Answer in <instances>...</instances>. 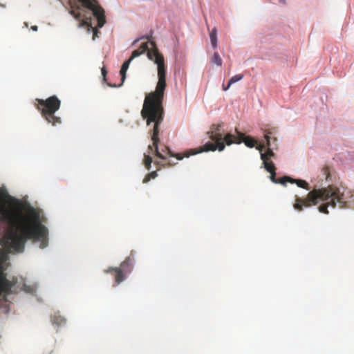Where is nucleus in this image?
<instances>
[{
    "label": "nucleus",
    "mask_w": 354,
    "mask_h": 354,
    "mask_svg": "<svg viewBox=\"0 0 354 354\" xmlns=\"http://www.w3.org/2000/svg\"><path fill=\"white\" fill-rule=\"evenodd\" d=\"M0 223L6 227L0 238V244L6 252H22L26 242H40V248L48 245V229L41 224L39 215L33 209L26 214L22 204L13 197L0 192Z\"/></svg>",
    "instance_id": "nucleus-1"
},
{
    "label": "nucleus",
    "mask_w": 354,
    "mask_h": 354,
    "mask_svg": "<svg viewBox=\"0 0 354 354\" xmlns=\"http://www.w3.org/2000/svg\"><path fill=\"white\" fill-rule=\"evenodd\" d=\"M162 73V72L160 73V82L157 89L146 95L141 111V115L146 121L147 125L149 127L151 124H153L152 129L149 131L153 145H149L148 149L151 152L153 151L155 155L162 160H167V157L169 156L175 157L180 160L184 157L188 158L196 154L197 152L194 150H188L183 154L174 153L167 146H165L161 151L158 149L160 125L164 118L162 102L165 94V81Z\"/></svg>",
    "instance_id": "nucleus-2"
},
{
    "label": "nucleus",
    "mask_w": 354,
    "mask_h": 354,
    "mask_svg": "<svg viewBox=\"0 0 354 354\" xmlns=\"http://www.w3.org/2000/svg\"><path fill=\"white\" fill-rule=\"evenodd\" d=\"M323 202L318 207L320 212L328 214V208H339L347 207V203H354V192L346 188H339L335 186H328L326 188L314 189L309 192L306 198L297 197L293 205L298 211H302L303 207H309Z\"/></svg>",
    "instance_id": "nucleus-3"
},
{
    "label": "nucleus",
    "mask_w": 354,
    "mask_h": 354,
    "mask_svg": "<svg viewBox=\"0 0 354 354\" xmlns=\"http://www.w3.org/2000/svg\"><path fill=\"white\" fill-rule=\"evenodd\" d=\"M147 52V57L150 60H153L156 64H157L158 69V82L156 86L155 91L157 89L158 83L160 82V72L163 73V77L165 81V89L166 88V66L165 64V59L163 55L160 53L158 48L156 47V43L153 41L143 43L140 45L138 49L133 51L129 59H131V61L140 56V55Z\"/></svg>",
    "instance_id": "nucleus-4"
},
{
    "label": "nucleus",
    "mask_w": 354,
    "mask_h": 354,
    "mask_svg": "<svg viewBox=\"0 0 354 354\" xmlns=\"http://www.w3.org/2000/svg\"><path fill=\"white\" fill-rule=\"evenodd\" d=\"M35 101L37 102L35 103L37 109L48 123L53 126L61 124V118L55 115L61 106V102L57 96L53 95L46 100L36 99Z\"/></svg>",
    "instance_id": "nucleus-5"
},
{
    "label": "nucleus",
    "mask_w": 354,
    "mask_h": 354,
    "mask_svg": "<svg viewBox=\"0 0 354 354\" xmlns=\"http://www.w3.org/2000/svg\"><path fill=\"white\" fill-rule=\"evenodd\" d=\"M221 124H213L211 127L209 132V138L212 140L214 142H207L203 147H201L198 150L194 149L193 150L196 152L200 153L203 151H216L218 149L219 151H221L225 148V139L223 137V135L220 133Z\"/></svg>",
    "instance_id": "nucleus-6"
},
{
    "label": "nucleus",
    "mask_w": 354,
    "mask_h": 354,
    "mask_svg": "<svg viewBox=\"0 0 354 354\" xmlns=\"http://www.w3.org/2000/svg\"><path fill=\"white\" fill-rule=\"evenodd\" d=\"M134 261L135 255L133 252H131L125 260L121 263L119 267L109 268L108 270H105V272L113 273L115 282L119 284L125 279L126 274L131 272Z\"/></svg>",
    "instance_id": "nucleus-7"
},
{
    "label": "nucleus",
    "mask_w": 354,
    "mask_h": 354,
    "mask_svg": "<svg viewBox=\"0 0 354 354\" xmlns=\"http://www.w3.org/2000/svg\"><path fill=\"white\" fill-rule=\"evenodd\" d=\"M8 259L6 252L0 250V301H6V296L11 293L13 284L7 279L4 273V264Z\"/></svg>",
    "instance_id": "nucleus-8"
},
{
    "label": "nucleus",
    "mask_w": 354,
    "mask_h": 354,
    "mask_svg": "<svg viewBox=\"0 0 354 354\" xmlns=\"http://www.w3.org/2000/svg\"><path fill=\"white\" fill-rule=\"evenodd\" d=\"M84 8L92 12V15L97 19L98 28H102L106 23L104 10L96 0H78Z\"/></svg>",
    "instance_id": "nucleus-9"
},
{
    "label": "nucleus",
    "mask_w": 354,
    "mask_h": 354,
    "mask_svg": "<svg viewBox=\"0 0 354 354\" xmlns=\"http://www.w3.org/2000/svg\"><path fill=\"white\" fill-rule=\"evenodd\" d=\"M71 15H73L76 19H81L80 26H87L88 29L91 28L93 30V39H95V37H98V34L100 32L96 28L93 27L92 25V17L91 15L87 16L85 10H83L81 6H77L75 10H72L70 12Z\"/></svg>",
    "instance_id": "nucleus-10"
},
{
    "label": "nucleus",
    "mask_w": 354,
    "mask_h": 354,
    "mask_svg": "<svg viewBox=\"0 0 354 354\" xmlns=\"http://www.w3.org/2000/svg\"><path fill=\"white\" fill-rule=\"evenodd\" d=\"M225 144L230 145L232 143L240 144L242 142L248 147L255 146L257 141L250 136H245L243 133L238 132V136H235L231 133H227L224 136Z\"/></svg>",
    "instance_id": "nucleus-11"
},
{
    "label": "nucleus",
    "mask_w": 354,
    "mask_h": 354,
    "mask_svg": "<svg viewBox=\"0 0 354 354\" xmlns=\"http://www.w3.org/2000/svg\"><path fill=\"white\" fill-rule=\"evenodd\" d=\"M272 131L270 130L266 131L265 139L266 140V145L268 147V149L266 152L261 153V160H270L271 158L274 156V153L272 151V149H275V147H277V144H275L274 146H273L271 144V140H272V142L274 143L277 141V139L275 137L271 138L270 136V135H272Z\"/></svg>",
    "instance_id": "nucleus-12"
},
{
    "label": "nucleus",
    "mask_w": 354,
    "mask_h": 354,
    "mask_svg": "<svg viewBox=\"0 0 354 354\" xmlns=\"http://www.w3.org/2000/svg\"><path fill=\"white\" fill-rule=\"evenodd\" d=\"M281 183L283 185H286L287 183H296L297 185L299 187L304 188L306 190L310 189L309 184L306 180L301 179H294L287 176H283V180H281Z\"/></svg>",
    "instance_id": "nucleus-13"
},
{
    "label": "nucleus",
    "mask_w": 354,
    "mask_h": 354,
    "mask_svg": "<svg viewBox=\"0 0 354 354\" xmlns=\"http://www.w3.org/2000/svg\"><path fill=\"white\" fill-rule=\"evenodd\" d=\"M51 322L53 324H55L57 326H62L66 324V320L64 317L59 315V313H55L51 317Z\"/></svg>",
    "instance_id": "nucleus-14"
},
{
    "label": "nucleus",
    "mask_w": 354,
    "mask_h": 354,
    "mask_svg": "<svg viewBox=\"0 0 354 354\" xmlns=\"http://www.w3.org/2000/svg\"><path fill=\"white\" fill-rule=\"evenodd\" d=\"M131 62V59H129L128 60L124 62L123 63V64L122 65V67L120 69L122 83L120 85H118V86H120L123 84V82L126 78V72Z\"/></svg>",
    "instance_id": "nucleus-15"
},
{
    "label": "nucleus",
    "mask_w": 354,
    "mask_h": 354,
    "mask_svg": "<svg viewBox=\"0 0 354 354\" xmlns=\"http://www.w3.org/2000/svg\"><path fill=\"white\" fill-rule=\"evenodd\" d=\"M209 37L212 46L215 49L217 47V30L216 28H214L209 32Z\"/></svg>",
    "instance_id": "nucleus-16"
},
{
    "label": "nucleus",
    "mask_w": 354,
    "mask_h": 354,
    "mask_svg": "<svg viewBox=\"0 0 354 354\" xmlns=\"http://www.w3.org/2000/svg\"><path fill=\"white\" fill-rule=\"evenodd\" d=\"M264 165L265 169L269 172H273L275 171V167L272 161L268 160H262Z\"/></svg>",
    "instance_id": "nucleus-17"
},
{
    "label": "nucleus",
    "mask_w": 354,
    "mask_h": 354,
    "mask_svg": "<svg viewBox=\"0 0 354 354\" xmlns=\"http://www.w3.org/2000/svg\"><path fill=\"white\" fill-rule=\"evenodd\" d=\"M222 59L219 54L216 52L214 53L213 57L211 58V63L217 65L218 66H221L222 65Z\"/></svg>",
    "instance_id": "nucleus-18"
},
{
    "label": "nucleus",
    "mask_w": 354,
    "mask_h": 354,
    "mask_svg": "<svg viewBox=\"0 0 354 354\" xmlns=\"http://www.w3.org/2000/svg\"><path fill=\"white\" fill-rule=\"evenodd\" d=\"M152 162V158L147 154H144V165L147 169L149 170Z\"/></svg>",
    "instance_id": "nucleus-19"
},
{
    "label": "nucleus",
    "mask_w": 354,
    "mask_h": 354,
    "mask_svg": "<svg viewBox=\"0 0 354 354\" xmlns=\"http://www.w3.org/2000/svg\"><path fill=\"white\" fill-rule=\"evenodd\" d=\"M158 176L157 171H154L149 174H148L144 178L142 183H148L151 178H155Z\"/></svg>",
    "instance_id": "nucleus-20"
},
{
    "label": "nucleus",
    "mask_w": 354,
    "mask_h": 354,
    "mask_svg": "<svg viewBox=\"0 0 354 354\" xmlns=\"http://www.w3.org/2000/svg\"><path fill=\"white\" fill-rule=\"evenodd\" d=\"M270 180H272V182H273L274 183H276V184H281V180H283V177L279 178V179H277L275 178L276 176V172L275 171H273V172H270Z\"/></svg>",
    "instance_id": "nucleus-21"
},
{
    "label": "nucleus",
    "mask_w": 354,
    "mask_h": 354,
    "mask_svg": "<svg viewBox=\"0 0 354 354\" xmlns=\"http://www.w3.org/2000/svg\"><path fill=\"white\" fill-rule=\"evenodd\" d=\"M243 75L241 74L236 75L232 77L229 80L230 84H232L238 81H240L241 80L243 79Z\"/></svg>",
    "instance_id": "nucleus-22"
},
{
    "label": "nucleus",
    "mask_w": 354,
    "mask_h": 354,
    "mask_svg": "<svg viewBox=\"0 0 354 354\" xmlns=\"http://www.w3.org/2000/svg\"><path fill=\"white\" fill-rule=\"evenodd\" d=\"M155 164L157 165L158 166H160V167H170V166L173 165V164H171L170 162H167L165 164H162L160 162L156 161Z\"/></svg>",
    "instance_id": "nucleus-23"
},
{
    "label": "nucleus",
    "mask_w": 354,
    "mask_h": 354,
    "mask_svg": "<svg viewBox=\"0 0 354 354\" xmlns=\"http://www.w3.org/2000/svg\"><path fill=\"white\" fill-rule=\"evenodd\" d=\"M101 71H102V75L103 77V81L106 82V76L107 74V71H106L105 67H102Z\"/></svg>",
    "instance_id": "nucleus-24"
},
{
    "label": "nucleus",
    "mask_w": 354,
    "mask_h": 354,
    "mask_svg": "<svg viewBox=\"0 0 354 354\" xmlns=\"http://www.w3.org/2000/svg\"><path fill=\"white\" fill-rule=\"evenodd\" d=\"M232 84H230V82H228L227 85L223 84V91H227L230 88Z\"/></svg>",
    "instance_id": "nucleus-25"
},
{
    "label": "nucleus",
    "mask_w": 354,
    "mask_h": 354,
    "mask_svg": "<svg viewBox=\"0 0 354 354\" xmlns=\"http://www.w3.org/2000/svg\"><path fill=\"white\" fill-rule=\"evenodd\" d=\"M257 149H258L260 152L262 151L263 149L265 148V145H259L258 146L256 147Z\"/></svg>",
    "instance_id": "nucleus-26"
},
{
    "label": "nucleus",
    "mask_w": 354,
    "mask_h": 354,
    "mask_svg": "<svg viewBox=\"0 0 354 354\" xmlns=\"http://www.w3.org/2000/svg\"><path fill=\"white\" fill-rule=\"evenodd\" d=\"M107 85H108L109 87H112V88H115V87H116V86H117L115 84H111V83H107Z\"/></svg>",
    "instance_id": "nucleus-27"
},
{
    "label": "nucleus",
    "mask_w": 354,
    "mask_h": 354,
    "mask_svg": "<svg viewBox=\"0 0 354 354\" xmlns=\"http://www.w3.org/2000/svg\"><path fill=\"white\" fill-rule=\"evenodd\" d=\"M31 29L35 30V31H36V30H37V26H33L31 27Z\"/></svg>",
    "instance_id": "nucleus-28"
},
{
    "label": "nucleus",
    "mask_w": 354,
    "mask_h": 354,
    "mask_svg": "<svg viewBox=\"0 0 354 354\" xmlns=\"http://www.w3.org/2000/svg\"><path fill=\"white\" fill-rule=\"evenodd\" d=\"M0 7H4V6L0 3Z\"/></svg>",
    "instance_id": "nucleus-29"
}]
</instances>
